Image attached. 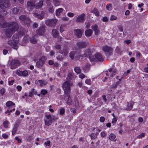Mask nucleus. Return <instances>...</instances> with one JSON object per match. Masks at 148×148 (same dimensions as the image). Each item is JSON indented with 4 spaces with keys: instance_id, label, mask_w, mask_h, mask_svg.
Masks as SVG:
<instances>
[{
    "instance_id": "nucleus-1",
    "label": "nucleus",
    "mask_w": 148,
    "mask_h": 148,
    "mask_svg": "<svg viewBox=\"0 0 148 148\" xmlns=\"http://www.w3.org/2000/svg\"><path fill=\"white\" fill-rule=\"evenodd\" d=\"M7 27L5 33L7 36L10 37H11L13 33L18 29V23L14 21L8 23H5L3 25V27Z\"/></svg>"
},
{
    "instance_id": "nucleus-2",
    "label": "nucleus",
    "mask_w": 148,
    "mask_h": 148,
    "mask_svg": "<svg viewBox=\"0 0 148 148\" xmlns=\"http://www.w3.org/2000/svg\"><path fill=\"white\" fill-rule=\"evenodd\" d=\"M73 85V83L70 81L66 80L64 83L62 87L65 94L69 93L70 92V87Z\"/></svg>"
},
{
    "instance_id": "nucleus-3",
    "label": "nucleus",
    "mask_w": 148,
    "mask_h": 148,
    "mask_svg": "<svg viewBox=\"0 0 148 148\" xmlns=\"http://www.w3.org/2000/svg\"><path fill=\"white\" fill-rule=\"evenodd\" d=\"M19 19L20 22H23L24 25H27L28 27L30 26L31 21L28 17L24 15H21L19 17Z\"/></svg>"
},
{
    "instance_id": "nucleus-4",
    "label": "nucleus",
    "mask_w": 148,
    "mask_h": 148,
    "mask_svg": "<svg viewBox=\"0 0 148 148\" xmlns=\"http://www.w3.org/2000/svg\"><path fill=\"white\" fill-rule=\"evenodd\" d=\"M102 49L106 56H109L112 55L113 49L111 47L107 45H105L103 46Z\"/></svg>"
},
{
    "instance_id": "nucleus-5",
    "label": "nucleus",
    "mask_w": 148,
    "mask_h": 148,
    "mask_svg": "<svg viewBox=\"0 0 148 148\" xmlns=\"http://www.w3.org/2000/svg\"><path fill=\"white\" fill-rule=\"evenodd\" d=\"M10 5L9 0H2L0 1V8H10Z\"/></svg>"
},
{
    "instance_id": "nucleus-6",
    "label": "nucleus",
    "mask_w": 148,
    "mask_h": 148,
    "mask_svg": "<svg viewBox=\"0 0 148 148\" xmlns=\"http://www.w3.org/2000/svg\"><path fill=\"white\" fill-rule=\"evenodd\" d=\"M46 59V57L45 56L42 57L39 61L36 62V65L37 66L39 69L42 68L44 66Z\"/></svg>"
},
{
    "instance_id": "nucleus-7",
    "label": "nucleus",
    "mask_w": 148,
    "mask_h": 148,
    "mask_svg": "<svg viewBox=\"0 0 148 148\" xmlns=\"http://www.w3.org/2000/svg\"><path fill=\"white\" fill-rule=\"evenodd\" d=\"M57 22L56 19H48L45 21V24L48 26L54 27L55 26Z\"/></svg>"
},
{
    "instance_id": "nucleus-8",
    "label": "nucleus",
    "mask_w": 148,
    "mask_h": 148,
    "mask_svg": "<svg viewBox=\"0 0 148 148\" xmlns=\"http://www.w3.org/2000/svg\"><path fill=\"white\" fill-rule=\"evenodd\" d=\"M35 0H30L27 2V5L28 10L32 11L33 9L35 8Z\"/></svg>"
},
{
    "instance_id": "nucleus-9",
    "label": "nucleus",
    "mask_w": 148,
    "mask_h": 148,
    "mask_svg": "<svg viewBox=\"0 0 148 148\" xmlns=\"http://www.w3.org/2000/svg\"><path fill=\"white\" fill-rule=\"evenodd\" d=\"M20 64V61L18 60H12L11 63V68L12 69H14L19 66Z\"/></svg>"
},
{
    "instance_id": "nucleus-10",
    "label": "nucleus",
    "mask_w": 148,
    "mask_h": 148,
    "mask_svg": "<svg viewBox=\"0 0 148 148\" xmlns=\"http://www.w3.org/2000/svg\"><path fill=\"white\" fill-rule=\"evenodd\" d=\"M46 119L45 120V124L46 125L49 126L51 125L52 123V121L51 118V115H46L45 116Z\"/></svg>"
},
{
    "instance_id": "nucleus-11",
    "label": "nucleus",
    "mask_w": 148,
    "mask_h": 148,
    "mask_svg": "<svg viewBox=\"0 0 148 148\" xmlns=\"http://www.w3.org/2000/svg\"><path fill=\"white\" fill-rule=\"evenodd\" d=\"M45 12L44 11H41L40 14L35 12L33 13L34 16L38 19L41 20L44 18Z\"/></svg>"
},
{
    "instance_id": "nucleus-12",
    "label": "nucleus",
    "mask_w": 148,
    "mask_h": 148,
    "mask_svg": "<svg viewBox=\"0 0 148 148\" xmlns=\"http://www.w3.org/2000/svg\"><path fill=\"white\" fill-rule=\"evenodd\" d=\"M87 45V43L84 41H80L77 43V45L79 49L85 48L86 47Z\"/></svg>"
},
{
    "instance_id": "nucleus-13",
    "label": "nucleus",
    "mask_w": 148,
    "mask_h": 148,
    "mask_svg": "<svg viewBox=\"0 0 148 148\" xmlns=\"http://www.w3.org/2000/svg\"><path fill=\"white\" fill-rule=\"evenodd\" d=\"M23 10V8L21 7L14 8L12 9V14L14 15H16L18 13L22 12Z\"/></svg>"
},
{
    "instance_id": "nucleus-14",
    "label": "nucleus",
    "mask_w": 148,
    "mask_h": 148,
    "mask_svg": "<svg viewBox=\"0 0 148 148\" xmlns=\"http://www.w3.org/2000/svg\"><path fill=\"white\" fill-rule=\"evenodd\" d=\"M85 15L84 13H82L79 15L77 18L76 21L78 22L83 23L85 20Z\"/></svg>"
},
{
    "instance_id": "nucleus-15",
    "label": "nucleus",
    "mask_w": 148,
    "mask_h": 148,
    "mask_svg": "<svg viewBox=\"0 0 148 148\" xmlns=\"http://www.w3.org/2000/svg\"><path fill=\"white\" fill-rule=\"evenodd\" d=\"M68 52V48L66 46H64L62 49L60 50L59 51V53L65 56L67 55Z\"/></svg>"
},
{
    "instance_id": "nucleus-16",
    "label": "nucleus",
    "mask_w": 148,
    "mask_h": 148,
    "mask_svg": "<svg viewBox=\"0 0 148 148\" xmlns=\"http://www.w3.org/2000/svg\"><path fill=\"white\" fill-rule=\"evenodd\" d=\"M69 94V93L65 94L64 100L65 101H67V103L70 105L72 101Z\"/></svg>"
},
{
    "instance_id": "nucleus-17",
    "label": "nucleus",
    "mask_w": 148,
    "mask_h": 148,
    "mask_svg": "<svg viewBox=\"0 0 148 148\" xmlns=\"http://www.w3.org/2000/svg\"><path fill=\"white\" fill-rule=\"evenodd\" d=\"M45 27L44 26H42L40 27L39 30L36 31V33L40 35H42L45 33Z\"/></svg>"
},
{
    "instance_id": "nucleus-18",
    "label": "nucleus",
    "mask_w": 148,
    "mask_h": 148,
    "mask_svg": "<svg viewBox=\"0 0 148 148\" xmlns=\"http://www.w3.org/2000/svg\"><path fill=\"white\" fill-rule=\"evenodd\" d=\"M95 57L96 58L97 61L103 62L104 61L103 56L99 53L96 54Z\"/></svg>"
},
{
    "instance_id": "nucleus-19",
    "label": "nucleus",
    "mask_w": 148,
    "mask_h": 148,
    "mask_svg": "<svg viewBox=\"0 0 148 148\" xmlns=\"http://www.w3.org/2000/svg\"><path fill=\"white\" fill-rule=\"evenodd\" d=\"M91 28L95 32V35H98L99 33V30L98 29V27L97 25L95 24L92 25L91 27Z\"/></svg>"
},
{
    "instance_id": "nucleus-20",
    "label": "nucleus",
    "mask_w": 148,
    "mask_h": 148,
    "mask_svg": "<svg viewBox=\"0 0 148 148\" xmlns=\"http://www.w3.org/2000/svg\"><path fill=\"white\" fill-rule=\"evenodd\" d=\"M17 75L19 76H27L28 75V73L27 71L25 70L23 71H18L16 73Z\"/></svg>"
},
{
    "instance_id": "nucleus-21",
    "label": "nucleus",
    "mask_w": 148,
    "mask_h": 148,
    "mask_svg": "<svg viewBox=\"0 0 148 148\" xmlns=\"http://www.w3.org/2000/svg\"><path fill=\"white\" fill-rule=\"evenodd\" d=\"M74 32L77 38H80L81 37L82 32L81 29H75L74 30Z\"/></svg>"
},
{
    "instance_id": "nucleus-22",
    "label": "nucleus",
    "mask_w": 148,
    "mask_h": 148,
    "mask_svg": "<svg viewBox=\"0 0 148 148\" xmlns=\"http://www.w3.org/2000/svg\"><path fill=\"white\" fill-rule=\"evenodd\" d=\"M8 44L10 45L14 49L17 50L18 49V47L17 45V43H14L11 40H9L8 42Z\"/></svg>"
},
{
    "instance_id": "nucleus-23",
    "label": "nucleus",
    "mask_w": 148,
    "mask_h": 148,
    "mask_svg": "<svg viewBox=\"0 0 148 148\" xmlns=\"http://www.w3.org/2000/svg\"><path fill=\"white\" fill-rule=\"evenodd\" d=\"M8 12L6 10H4L3 8H0V15L1 18L2 19H4V16L6 15Z\"/></svg>"
},
{
    "instance_id": "nucleus-24",
    "label": "nucleus",
    "mask_w": 148,
    "mask_h": 148,
    "mask_svg": "<svg viewBox=\"0 0 148 148\" xmlns=\"http://www.w3.org/2000/svg\"><path fill=\"white\" fill-rule=\"evenodd\" d=\"M52 35L54 37L56 38L59 36V33L57 30L53 29L52 31Z\"/></svg>"
},
{
    "instance_id": "nucleus-25",
    "label": "nucleus",
    "mask_w": 148,
    "mask_h": 148,
    "mask_svg": "<svg viewBox=\"0 0 148 148\" xmlns=\"http://www.w3.org/2000/svg\"><path fill=\"white\" fill-rule=\"evenodd\" d=\"M43 5V1L42 0L40 1L37 5H35V8L36 9H39L42 7Z\"/></svg>"
},
{
    "instance_id": "nucleus-26",
    "label": "nucleus",
    "mask_w": 148,
    "mask_h": 148,
    "mask_svg": "<svg viewBox=\"0 0 148 148\" xmlns=\"http://www.w3.org/2000/svg\"><path fill=\"white\" fill-rule=\"evenodd\" d=\"M47 5H48V10L49 12L51 13H53L54 11L53 6L51 5L50 3L48 4Z\"/></svg>"
},
{
    "instance_id": "nucleus-27",
    "label": "nucleus",
    "mask_w": 148,
    "mask_h": 148,
    "mask_svg": "<svg viewBox=\"0 0 148 148\" xmlns=\"http://www.w3.org/2000/svg\"><path fill=\"white\" fill-rule=\"evenodd\" d=\"M27 32V31L26 30L23 28H21L20 29L18 32V34L21 36H23L25 35Z\"/></svg>"
},
{
    "instance_id": "nucleus-28",
    "label": "nucleus",
    "mask_w": 148,
    "mask_h": 148,
    "mask_svg": "<svg viewBox=\"0 0 148 148\" xmlns=\"http://www.w3.org/2000/svg\"><path fill=\"white\" fill-rule=\"evenodd\" d=\"M92 33V30L91 29H88L86 30L85 34V35L87 36H90Z\"/></svg>"
},
{
    "instance_id": "nucleus-29",
    "label": "nucleus",
    "mask_w": 148,
    "mask_h": 148,
    "mask_svg": "<svg viewBox=\"0 0 148 148\" xmlns=\"http://www.w3.org/2000/svg\"><path fill=\"white\" fill-rule=\"evenodd\" d=\"M12 38L14 43L17 44L18 43V38L17 35L16 34L14 35L12 37Z\"/></svg>"
},
{
    "instance_id": "nucleus-30",
    "label": "nucleus",
    "mask_w": 148,
    "mask_h": 148,
    "mask_svg": "<svg viewBox=\"0 0 148 148\" xmlns=\"http://www.w3.org/2000/svg\"><path fill=\"white\" fill-rule=\"evenodd\" d=\"M91 53L90 51L89 50H87L86 52L84 54L83 56L85 57H88L89 58V56H91Z\"/></svg>"
},
{
    "instance_id": "nucleus-31",
    "label": "nucleus",
    "mask_w": 148,
    "mask_h": 148,
    "mask_svg": "<svg viewBox=\"0 0 148 148\" xmlns=\"http://www.w3.org/2000/svg\"><path fill=\"white\" fill-rule=\"evenodd\" d=\"M133 106V104L132 103H128L127 108L126 110H130L132 108Z\"/></svg>"
},
{
    "instance_id": "nucleus-32",
    "label": "nucleus",
    "mask_w": 148,
    "mask_h": 148,
    "mask_svg": "<svg viewBox=\"0 0 148 148\" xmlns=\"http://www.w3.org/2000/svg\"><path fill=\"white\" fill-rule=\"evenodd\" d=\"M53 3L54 5L57 6L60 5V0H53Z\"/></svg>"
},
{
    "instance_id": "nucleus-33",
    "label": "nucleus",
    "mask_w": 148,
    "mask_h": 148,
    "mask_svg": "<svg viewBox=\"0 0 148 148\" xmlns=\"http://www.w3.org/2000/svg\"><path fill=\"white\" fill-rule=\"evenodd\" d=\"M15 103L12 101H8L6 103V105L8 107H10L12 106H14Z\"/></svg>"
},
{
    "instance_id": "nucleus-34",
    "label": "nucleus",
    "mask_w": 148,
    "mask_h": 148,
    "mask_svg": "<svg viewBox=\"0 0 148 148\" xmlns=\"http://www.w3.org/2000/svg\"><path fill=\"white\" fill-rule=\"evenodd\" d=\"M63 9L62 8H59L57 9L56 11V15L57 16H59L60 13L63 11Z\"/></svg>"
},
{
    "instance_id": "nucleus-35",
    "label": "nucleus",
    "mask_w": 148,
    "mask_h": 148,
    "mask_svg": "<svg viewBox=\"0 0 148 148\" xmlns=\"http://www.w3.org/2000/svg\"><path fill=\"white\" fill-rule=\"evenodd\" d=\"M116 136L115 135L113 134H110L109 136V139L112 141L115 140H114Z\"/></svg>"
},
{
    "instance_id": "nucleus-36",
    "label": "nucleus",
    "mask_w": 148,
    "mask_h": 148,
    "mask_svg": "<svg viewBox=\"0 0 148 148\" xmlns=\"http://www.w3.org/2000/svg\"><path fill=\"white\" fill-rule=\"evenodd\" d=\"M75 52L74 51H71L69 54V56L72 60L74 59L75 55Z\"/></svg>"
},
{
    "instance_id": "nucleus-37",
    "label": "nucleus",
    "mask_w": 148,
    "mask_h": 148,
    "mask_svg": "<svg viewBox=\"0 0 148 148\" xmlns=\"http://www.w3.org/2000/svg\"><path fill=\"white\" fill-rule=\"evenodd\" d=\"M92 12L94 13L96 16H99V12L96 8H94L93 10L92 11Z\"/></svg>"
},
{
    "instance_id": "nucleus-38",
    "label": "nucleus",
    "mask_w": 148,
    "mask_h": 148,
    "mask_svg": "<svg viewBox=\"0 0 148 148\" xmlns=\"http://www.w3.org/2000/svg\"><path fill=\"white\" fill-rule=\"evenodd\" d=\"M18 127V126H17L16 125H14L13 129L12 132V135H13L15 134L16 132V131L17 130Z\"/></svg>"
},
{
    "instance_id": "nucleus-39",
    "label": "nucleus",
    "mask_w": 148,
    "mask_h": 148,
    "mask_svg": "<svg viewBox=\"0 0 148 148\" xmlns=\"http://www.w3.org/2000/svg\"><path fill=\"white\" fill-rule=\"evenodd\" d=\"M74 70L77 73L79 74L81 72V70L80 68L77 66H76L74 69Z\"/></svg>"
},
{
    "instance_id": "nucleus-40",
    "label": "nucleus",
    "mask_w": 148,
    "mask_h": 148,
    "mask_svg": "<svg viewBox=\"0 0 148 148\" xmlns=\"http://www.w3.org/2000/svg\"><path fill=\"white\" fill-rule=\"evenodd\" d=\"M30 41L32 43H36L37 41V40L34 37H32L30 38Z\"/></svg>"
},
{
    "instance_id": "nucleus-41",
    "label": "nucleus",
    "mask_w": 148,
    "mask_h": 148,
    "mask_svg": "<svg viewBox=\"0 0 148 148\" xmlns=\"http://www.w3.org/2000/svg\"><path fill=\"white\" fill-rule=\"evenodd\" d=\"M89 58L90 61L91 62H94L97 61L96 58L95 57V56H89Z\"/></svg>"
},
{
    "instance_id": "nucleus-42",
    "label": "nucleus",
    "mask_w": 148,
    "mask_h": 148,
    "mask_svg": "<svg viewBox=\"0 0 148 148\" xmlns=\"http://www.w3.org/2000/svg\"><path fill=\"white\" fill-rule=\"evenodd\" d=\"M89 135L90 137L91 140H95L97 137V135L94 133H92Z\"/></svg>"
},
{
    "instance_id": "nucleus-43",
    "label": "nucleus",
    "mask_w": 148,
    "mask_h": 148,
    "mask_svg": "<svg viewBox=\"0 0 148 148\" xmlns=\"http://www.w3.org/2000/svg\"><path fill=\"white\" fill-rule=\"evenodd\" d=\"M73 76L71 73H69L67 75V77L66 78V80L70 81L72 79L71 77Z\"/></svg>"
},
{
    "instance_id": "nucleus-44",
    "label": "nucleus",
    "mask_w": 148,
    "mask_h": 148,
    "mask_svg": "<svg viewBox=\"0 0 148 148\" xmlns=\"http://www.w3.org/2000/svg\"><path fill=\"white\" fill-rule=\"evenodd\" d=\"M38 82L40 83V86H42L43 85H45L46 84V82L44 80H39Z\"/></svg>"
},
{
    "instance_id": "nucleus-45",
    "label": "nucleus",
    "mask_w": 148,
    "mask_h": 148,
    "mask_svg": "<svg viewBox=\"0 0 148 148\" xmlns=\"http://www.w3.org/2000/svg\"><path fill=\"white\" fill-rule=\"evenodd\" d=\"M120 82H116L115 84L114 85H112V88L114 89L116 88L117 86L119 85V84H120Z\"/></svg>"
},
{
    "instance_id": "nucleus-46",
    "label": "nucleus",
    "mask_w": 148,
    "mask_h": 148,
    "mask_svg": "<svg viewBox=\"0 0 148 148\" xmlns=\"http://www.w3.org/2000/svg\"><path fill=\"white\" fill-rule=\"evenodd\" d=\"M112 5L111 4H109L107 5L106 8L108 10H112Z\"/></svg>"
},
{
    "instance_id": "nucleus-47",
    "label": "nucleus",
    "mask_w": 148,
    "mask_h": 148,
    "mask_svg": "<svg viewBox=\"0 0 148 148\" xmlns=\"http://www.w3.org/2000/svg\"><path fill=\"white\" fill-rule=\"evenodd\" d=\"M75 58H77L79 60H81L83 59V56L79 54V55L76 56L75 57Z\"/></svg>"
},
{
    "instance_id": "nucleus-48",
    "label": "nucleus",
    "mask_w": 148,
    "mask_h": 148,
    "mask_svg": "<svg viewBox=\"0 0 148 148\" xmlns=\"http://www.w3.org/2000/svg\"><path fill=\"white\" fill-rule=\"evenodd\" d=\"M9 125V122L8 121H5L3 123L4 127L5 128L8 127Z\"/></svg>"
},
{
    "instance_id": "nucleus-49",
    "label": "nucleus",
    "mask_w": 148,
    "mask_h": 148,
    "mask_svg": "<svg viewBox=\"0 0 148 148\" xmlns=\"http://www.w3.org/2000/svg\"><path fill=\"white\" fill-rule=\"evenodd\" d=\"M21 120L20 119H18L17 120L16 122H15V125H16L17 126H19V125L21 123Z\"/></svg>"
},
{
    "instance_id": "nucleus-50",
    "label": "nucleus",
    "mask_w": 148,
    "mask_h": 148,
    "mask_svg": "<svg viewBox=\"0 0 148 148\" xmlns=\"http://www.w3.org/2000/svg\"><path fill=\"white\" fill-rule=\"evenodd\" d=\"M51 118L52 121H53L58 119V116L53 115L52 116H51Z\"/></svg>"
},
{
    "instance_id": "nucleus-51",
    "label": "nucleus",
    "mask_w": 148,
    "mask_h": 148,
    "mask_svg": "<svg viewBox=\"0 0 148 148\" xmlns=\"http://www.w3.org/2000/svg\"><path fill=\"white\" fill-rule=\"evenodd\" d=\"M65 112V109L63 108H60V114H63Z\"/></svg>"
},
{
    "instance_id": "nucleus-52",
    "label": "nucleus",
    "mask_w": 148,
    "mask_h": 148,
    "mask_svg": "<svg viewBox=\"0 0 148 148\" xmlns=\"http://www.w3.org/2000/svg\"><path fill=\"white\" fill-rule=\"evenodd\" d=\"M47 93V90L45 89H42L41 90V94H42V95H44L46 94Z\"/></svg>"
},
{
    "instance_id": "nucleus-53",
    "label": "nucleus",
    "mask_w": 148,
    "mask_h": 148,
    "mask_svg": "<svg viewBox=\"0 0 148 148\" xmlns=\"http://www.w3.org/2000/svg\"><path fill=\"white\" fill-rule=\"evenodd\" d=\"M5 91V89L4 88H2L0 90V93L2 96L4 94Z\"/></svg>"
},
{
    "instance_id": "nucleus-54",
    "label": "nucleus",
    "mask_w": 148,
    "mask_h": 148,
    "mask_svg": "<svg viewBox=\"0 0 148 148\" xmlns=\"http://www.w3.org/2000/svg\"><path fill=\"white\" fill-rule=\"evenodd\" d=\"M101 136L103 138L106 137V134L104 132H101L100 134Z\"/></svg>"
},
{
    "instance_id": "nucleus-55",
    "label": "nucleus",
    "mask_w": 148,
    "mask_h": 148,
    "mask_svg": "<svg viewBox=\"0 0 148 148\" xmlns=\"http://www.w3.org/2000/svg\"><path fill=\"white\" fill-rule=\"evenodd\" d=\"M56 58L58 60L60 61H62L63 59V58L61 55L58 56Z\"/></svg>"
},
{
    "instance_id": "nucleus-56",
    "label": "nucleus",
    "mask_w": 148,
    "mask_h": 148,
    "mask_svg": "<svg viewBox=\"0 0 148 148\" xmlns=\"http://www.w3.org/2000/svg\"><path fill=\"white\" fill-rule=\"evenodd\" d=\"M145 136V133H142L139 135L137 136V138H140L142 137H144Z\"/></svg>"
},
{
    "instance_id": "nucleus-57",
    "label": "nucleus",
    "mask_w": 148,
    "mask_h": 148,
    "mask_svg": "<svg viewBox=\"0 0 148 148\" xmlns=\"http://www.w3.org/2000/svg\"><path fill=\"white\" fill-rule=\"evenodd\" d=\"M117 17L116 16L114 15H112L110 18V20L111 21H112L115 20L116 19Z\"/></svg>"
},
{
    "instance_id": "nucleus-58",
    "label": "nucleus",
    "mask_w": 148,
    "mask_h": 148,
    "mask_svg": "<svg viewBox=\"0 0 148 148\" xmlns=\"http://www.w3.org/2000/svg\"><path fill=\"white\" fill-rule=\"evenodd\" d=\"M86 84L90 85L91 84V81L90 79H87L85 81Z\"/></svg>"
},
{
    "instance_id": "nucleus-59",
    "label": "nucleus",
    "mask_w": 148,
    "mask_h": 148,
    "mask_svg": "<svg viewBox=\"0 0 148 148\" xmlns=\"http://www.w3.org/2000/svg\"><path fill=\"white\" fill-rule=\"evenodd\" d=\"M79 77L82 79H83L84 78H85V75L84 74L82 73H81L79 75Z\"/></svg>"
},
{
    "instance_id": "nucleus-60",
    "label": "nucleus",
    "mask_w": 148,
    "mask_h": 148,
    "mask_svg": "<svg viewBox=\"0 0 148 148\" xmlns=\"http://www.w3.org/2000/svg\"><path fill=\"white\" fill-rule=\"evenodd\" d=\"M67 15L69 17H72L74 16V14L72 13L69 12L68 13Z\"/></svg>"
},
{
    "instance_id": "nucleus-61",
    "label": "nucleus",
    "mask_w": 148,
    "mask_h": 148,
    "mask_svg": "<svg viewBox=\"0 0 148 148\" xmlns=\"http://www.w3.org/2000/svg\"><path fill=\"white\" fill-rule=\"evenodd\" d=\"M105 120V118L103 116H101L100 118V121L101 123H103Z\"/></svg>"
},
{
    "instance_id": "nucleus-62",
    "label": "nucleus",
    "mask_w": 148,
    "mask_h": 148,
    "mask_svg": "<svg viewBox=\"0 0 148 148\" xmlns=\"http://www.w3.org/2000/svg\"><path fill=\"white\" fill-rule=\"evenodd\" d=\"M70 110L71 112H73L74 113H75L76 112V110L74 108H71L70 109Z\"/></svg>"
},
{
    "instance_id": "nucleus-63",
    "label": "nucleus",
    "mask_w": 148,
    "mask_h": 148,
    "mask_svg": "<svg viewBox=\"0 0 148 148\" xmlns=\"http://www.w3.org/2000/svg\"><path fill=\"white\" fill-rule=\"evenodd\" d=\"M117 120V117H114L113 119L112 120V123H116V122Z\"/></svg>"
},
{
    "instance_id": "nucleus-64",
    "label": "nucleus",
    "mask_w": 148,
    "mask_h": 148,
    "mask_svg": "<svg viewBox=\"0 0 148 148\" xmlns=\"http://www.w3.org/2000/svg\"><path fill=\"white\" fill-rule=\"evenodd\" d=\"M55 48L58 50L60 49L61 48V47L59 45H56L55 46Z\"/></svg>"
}]
</instances>
